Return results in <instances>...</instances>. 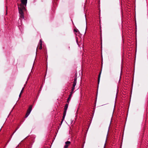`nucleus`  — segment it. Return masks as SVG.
Returning <instances> with one entry per match:
<instances>
[{
  "mask_svg": "<svg viewBox=\"0 0 148 148\" xmlns=\"http://www.w3.org/2000/svg\"><path fill=\"white\" fill-rule=\"evenodd\" d=\"M75 87H74V86H73V87L72 88L71 91L70 92V94H71V95H73V94L74 92V90L75 89Z\"/></svg>",
  "mask_w": 148,
  "mask_h": 148,
  "instance_id": "7",
  "label": "nucleus"
},
{
  "mask_svg": "<svg viewBox=\"0 0 148 148\" xmlns=\"http://www.w3.org/2000/svg\"><path fill=\"white\" fill-rule=\"evenodd\" d=\"M17 130H16L12 134V136L14 133L16 132Z\"/></svg>",
  "mask_w": 148,
  "mask_h": 148,
  "instance_id": "13",
  "label": "nucleus"
},
{
  "mask_svg": "<svg viewBox=\"0 0 148 148\" xmlns=\"http://www.w3.org/2000/svg\"><path fill=\"white\" fill-rule=\"evenodd\" d=\"M68 147V145L66 144V145H65V146H64V147L65 148H67Z\"/></svg>",
  "mask_w": 148,
  "mask_h": 148,
  "instance_id": "11",
  "label": "nucleus"
},
{
  "mask_svg": "<svg viewBox=\"0 0 148 148\" xmlns=\"http://www.w3.org/2000/svg\"><path fill=\"white\" fill-rule=\"evenodd\" d=\"M32 106H31L29 107L27 110V113L25 115V118H27V117L29 115V114L32 111Z\"/></svg>",
  "mask_w": 148,
  "mask_h": 148,
  "instance_id": "3",
  "label": "nucleus"
},
{
  "mask_svg": "<svg viewBox=\"0 0 148 148\" xmlns=\"http://www.w3.org/2000/svg\"><path fill=\"white\" fill-rule=\"evenodd\" d=\"M21 1V3L20 5H18V7L20 17L21 18L23 19L24 18V12L26 10L25 7L26 6L27 1Z\"/></svg>",
  "mask_w": 148,
  "mask_h": 148,
  "instance_id": "1",
  "label": "nucleus"
},
{
  "mask_svg": "<svg viewBox=\"0 0 148 148\" xmlns=\"http://www.w3.org/2000/svg\"><path fill=\"white\" fill-rule=\"evenodd\" d=\"M73 31H74V32H75V33L79 32V30H78V29H74L73 30Z\"/></svg>",
  "mask_w": 148,
  "mask_h": 148,
  "instance_id": "9",
  "label": "nucleus"
},
{
  "mask_svg": "<svg viewBox=\"0 0 148 148\" xmlns=\"http://www.w3.org/2000/svg\"><path fill=\"white\" fill-rule=\"evenodd\" d=\"M68 104H67V103L64 106V112H63V117H62V121L61 122V123H62L63 120L64 119L65 117L66 114V111H67V108H68Z\"/></svg>",
  "mask_w": 148,
  "mask_h": 148,
  "instance_id": "2",
  "label": "nucleus"
},
{
  "mask_svg": "<svg viewBox=\"0 0 148 148\" xmlns=\"http://www.w3.org/2000/svg\"><path fill=\"white\" fill-rule=\"evenodd\" d=\"M23 92V91H22V90H21V93H20V94L19 95V97H20L21 96V93Z\"/></svg>",
  "mask_w": 148,
  "mask_h": 148,
  "instance_id": "12",
  "label": "nucleus"
},
{
  "mask_svg": "<svg viewBox=\"0 0 148 148\" xmlns=\"http://www.w3.org/2000/svg\"><path fill=\"white\" fill-rule=\"evenodd\" d=\"M71 143V142L69 141H67L65 142V144L66 145H68V144H69Z\"/></svg>",
  "mask_w": 148,
  "mask_h": 148,
  "instance_id": "10",
  "label": "nucleus"
},
{
  "mask_svg": "<svg viewBox=\"0 0 148 148\" xmlns=\"http://www.w3.org/2000/svg\"><path fill=\"white\" fill-rule=\"evenodd\" d=\"M101 74V72H100V73H99V76H98V84H99V80H100V77Z\"/></svg>",
  "mask_w": 148,
  "mask_h": 148,
  "instance_id": "8",
  "label": "nucleus"
},
{
  "mask_svg": "<svg viewBox=\"0 0 148 148\" xmlns=\"http://www.w3.org/2000/svg\"><path fill=\"white\" fill-rule=\"evenodd\" d=\"M72 95H71V94H70V95H69V97L68 98L67 100V102L68 103H69V101L71 100Z\"/></svg>",
  "mask_w": 148,
  "mask_h": 148,
  "instance_id": "6",
  "label": "nucleus"
},
{
  "mask_svg": "<svg viewBox=\"0 0 148 148\" xmlns=\"http://www.w3.org/2000/svg\"><path fill=\"white\" fill-rule=\"evenodd\" d=\"M77 77H75L74 79V80L73 82V86L74 87H75V86L76 85V83H77Z\"/></svg>",
  "mask_w": 148,
  "mask_h": 148,
  "instance_id": "5",
  "label": "nucleus"
},
{
  "mask_svg": "<svg viewBox=\"0 0 148 148\" xmlns=\"http://www.w3.org/2000/svg\"><path fill=\"white\" fill-rule=\"evenodd\" d=\"M24 87H23V88H22V90H22V91H23V90H24Z\"/></svg>",
  "mask_w": 148,
  "mask_h": 148,
  "instance_id": "14",
  "label": "nucleus"
},
{
  "mask_svg": "<svg viewBox=\"0 0 148 148\" xmlns=\"http://www.w3.org/2000/svg\"><path fill=\"white\" fill-rule=\"evenodd\" d=\"M39 49L41 50L42 49V41L41 39H40L39 42Z\"/></svg>",
  "mask_w": 148,
  "mask_h": 148,
  "instance_id": "4",
  "label": "nucleus"
}]
</instances>
